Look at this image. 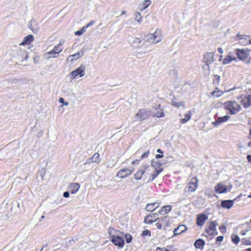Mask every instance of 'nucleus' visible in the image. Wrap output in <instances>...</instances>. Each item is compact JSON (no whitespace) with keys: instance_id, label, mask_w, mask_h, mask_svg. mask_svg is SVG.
<instances>
[{"instance_id":"nucleus-9","label":"nucleus","mask_w":251,"mask_h":251,"mask_svg":"<svg viewBox=\"0 0 251 251\" xmlns=\"http://www.w3.org/2000/svg\"><path fill=\"white\" fill-rule=\"evenodd\" d=\"M250 50L244 49H237L235 50V52L237 58L240 60H245L248 58L249 55Z\"/></svg>"},{"instance_id":"nucleus-7","label":"nucleus","mask_w":251,"mask_h":251,"mask_svg":"<svg viewBox=\"0 0 251 251\" xmlns=\"http://www.w3.org/2000/svg\"><path fill=\"white\" fill-rule=\"evenodd\" d=\"M169 219V217L168 216H164L159 218L157 217V222L155 224L157 228L160 229L162 227L165 228L169 226L170 224Z\"/></svg>"},{"instance_id":"nucleus-21","label":"nucleus","mask_w":251,"mask_h":251,"mask_svg":"<svg viewBox=\"0 0 251 251\" xmlns=\"http://www.w3.org/2000/svg\"><path fill=\"white\" fill-rule=\"evenodd\" d=\"M187 230V227L183 225H179L174 230V235L176 236L185 232Z\"/></svg>"},{"instance_id":"nucleus-34","label":"nucleus","mask_w":251,"mask_h":251,"mask_svg":"<svg viewBox=\"0 0 251 251\" xmlns=\"http://www.w3.org/2000/svg\"><path fill=\"white\" fill-rule=\"evenodd\" d=\"M162 170H157L156 169L155 171L153 172V173L151 174V177L149 178V181H152L154 178H155L160 173Z\"/></svg>"},{"instance_id":"nucleus-29","label":"nucleus","mask_w":251,"mask_h":251,"mask_svg":"<svg viewBox=\"0 0 251 251\" xmlns=\"http://www.w3.org/2000/svg\"><path fill=\"white\" fill-rule=\"evenodd\" d=\"M191 112L189 111L186 114H185L184 118L180 120V123L182 124H183L187 122L189 120H190L191 118Z\"/></svg>"},{"instance_id":"nucleus-59","label":"nucleus","mask_w":251,"mask_h":251,"mask_svg":"<svg viewBox=\"0 0 251 251\" xmlns=\"http://www.w3.org/2000/svg\"><path fill=\"white\" fill-rule=\"evenodd\" d=\"M141 150L140 149L138 150L135 153L134 155H137L141 153Z\"/></svg>"},{"instance_id":"nucleus-58","label":"nucleus","mask_w":251,"mask_h":251,"mask_svg":"<svg viewBox=\"0 0 251 251\" xmlns=\"http://www.w3.org/2000/svg\"><path fill=\"white\" fill-rule=\"evenodd\" d=\"M248 138L250 140V142H249L248 144V146L251 147V136H248Z\"/></svg>"},{"instance_id":"nucleus-16","label":"nucleus","mask_w":251,"mask_h":251,"mask_svg":"<svg viewBox=\"0 0 251 251\" xmlns=\"http://www.w3.org/2000/svg\"><path fill=\"white\" fill-rule=\"evenodd\" d=\"M29 28L33 31L34 33H37L40 28V27L36 21L33 19L29 21L28 23Z\"/></svg>"},{"instance_id":"nucleus-17","label":"nucleus","mask_w":251,"mask_h":251,"mask_svg":"<svg viewBox=\"0 0 251 251\" xmlns=\"http://www.w3.org/2000/svg\"><path fill=\"white\" fill-rule=\"evenodd\" d=\"M214 56V52H207L204 55L203 61L207 65H209L213 62Z\"/></svg>"},{"instance_id":"nucleus-4","label":"nucleus","mask_w":251,"mask_h":251,"mask_svg":"<svg viewBox=\"0 0 251 251\" xmlns=\"http://www.w3.org/2000/svg\"><path fill=\"white\" fill-rule=\"evenodd\" d=\"M199 180L197 176L192 177L188 182L184 188V192L187 194H190L196 191L198 187Z\"/></svg>"},{"instance_id":"nucleus-27","label":"nucleus","mask_w":251,"mask_h":251,"mask_svg":"<svg viewBox=\"0 0 251 251\" xmlns=\"http://www.w3.org/2000/svg\"><path fill=\"white\" fill-rule=\"evenodd\" d=\"M68 190L71 194H75L78 190V183H71L68 186Z\"/></svg>"},{"instance_id":"nucleus-46","label":"nucleus","mask_w":251,"mask_h":251,"mask_svg":"<svg viewBox=\"0 0 251 251\" xmlns=\"http://www.w3.org/2000/svg\"><path fill=\"white\" fill-rule=\"evenodd\" d=\"M157 152L158 153H161L162 154H156L155 156V157L156 158H157V159L161 158L163 157V152L161 149H157Z\"/></svg>"},{"instance_id":"nucleus-53","label":"nucleus","mask_w":251,"mask_h":251,"mask_svg":"<svg viewBox=\"0 0 251 251\" xmlns=\"http://www.w3.org/2000/svg\"><path fill=\"white\" fill-rule=\"evenodd\" d=\"M13 207H17L18 208H19L20 207V204H19V203L17 202L16 201L14 202H12L11 209H13Z\"/></svg>"},{"instance_id":"nucleus-42","label":"nucleus","mask_w":251,"mask_h":251,"mask_svg":"<svg viewBox=\"0 0 251 251\" xmlns=\"http://www.w3.org/2000/svg\"><path fill=\"white\" fill-rule=\"evenodd\" d=\"M70 75L73 78H74L77 76L78 75V68H76L75 71L72 72Z\"/></svg>"},{"instance_id":"nucleus-13","label":"nucleus","mask_w":251,"mask_h":251,"mask_svg":"<svg viewBox=\"0 0 251 251\" xmlns=\"http://www.w3.org/2000/svg\"><path fill=\"white\" fill-rule=\"evenodd\" d=\"M135 117L136 118V120L143 121L149 117V114L148 113V111L146 109H140L138 111V112L136 114Z\"/></svg>"},{"instance_id":"nucleus-3","label":"nucleus","mask_w":251,"mask_h":251,"mask_svg":"<svg viewBox=\"0 0 251 251\" xmlns=\"http://www.w3.org/2000/svg\"><path fill=\"white\" fill-rule=\"evenodd\" d=\"M108 233L110 237V241L115 246H118L119 248H123L125 245V241L123 238L120 236H116L114 234L116 232H118L113 227H110L108 229Z\"/></svg>"},{"instance_id":"nucleus-2","label":"nucleus","mask_w":251,"mask_h":251,"mask_svg":"<svg viewBox=\"0 0 251 251\" xmlns=\"http://www.w3.org/2000/svg\"><path fill=\"white\" fill-rule=\"evenodd\" d=\"M223 106L224 109L230 115H236L242 110L240 103L235 100L225 101Z\"/></svg>"},{"instance_id":"nucleus-22","label":"nucleus","mask_w":251,"mask_h":251,"mask_svg":"<svg viewBox=\"0 0 251 251\" xmlns=\"http://www.w3.org/2000/svg\"><path fill=\"white\" fill-rule=\"evenodd\" d=\"M100 162V154L98 152H96L93 155L87 160V163L90 164L92 163H99Z\"/></svg>"},{"instance_id":"nucleus-43","label":"nucleus","mask_w":251,"mask_h":251,"mask_svg":"<svg viewBox=\"0 0 251 251\" xmlns=\"http://www.w3.org/2000/svg\"><path fill=\"white\" fill-rule=\"evenodd\" d=\"M125 238H126V242L127 243H130L132 240V237L129 234H125Z\"/></svg>"},{"instance_id":"nucleus-55","label":"nucleus","mask_w":251,"mask_h":251,"mask_svg":"<svg viewBox=\"0 0 251 251\" xmlns=\"http://www.w3.org/2000/svg\"><path fill=\"white\" fill-rule=\"evenodd\" d=\"M224 237L223 236H219L216 238V241L221 242L223 240Z\"/></svg>"},{"instance_id":"nucleus-49","label":"nucleus","mask_w":251,"mask_h":251,"mask_svg":"<svg viewBox=\"0 0 251 251\" xmlns=\"http://www.w3.org/2000/svg\"><path fill=\"white\" fill-rule=\"evenodd\" d=\"M142 235L143 236H146V235H149V236H151V232L150 230H144L143 232H142Z\"/></svg>"},{"instance_id":"nucleus-10","label":"nucleus","mask_w":251,"mask_h":251,"mask_svg":"<svg viewBox=\"0 0 251 251\" xmlns=\"http://www.w3.org/2000/svg\"><path fill=\"white\" fill-rule=\"evenodd\" d=\"M134 171V169L125 168L121 169L117 174V176L121 178H124L131 175Z\"/></svg>"},{"instance_id":"nucleus-26","label":"nucleus","mask_w":251,"mask_h":251,"mask_svg":"<svg viewBox=\"0 0 251 251\" xmlns=\"http://www.w3.org/2000/svg\"><path fill=\"white\" fill-rule=\"evenodd\" d=\"M230 117L228 115H226L223 117H218L216 121L214 123V124L216 126H218L222 123L226 122Z\"/></svg>"},{"instance_id":"nucleus-28","label":"nucleus","mask_w":251,"mask_h":251,"mask_svg":"<svg viewBox=\"0 0 251 251\" xmlns=\"http://www.w3.org/2000/svg\"><path fill=\"white\" fill-rule=\"evenodd\" d=\"M58 55L51 50V51L45 53L44 55V58L48 60L51 58L56 57Z\"/></svg>"},{"instance_id":"nucleus-37","label":"nucleus","mask_w":251,"mask_h":251,"mask_svg":"<svg viewBox=\"0 0 251 251\" xmlns=\"http://www.w3.org/2000/svg\"><path fill=\"white\" fill-rule=\"evenodd\" d=\"M141 42L142 40L140 38H136L132 41L131 45L133 47H138V45L141 43Z\"/></svg>"},{"instance_id":"nucleus-47","label":"nucleus","mask_w":251,"mask_h":251,"mask_svg":"<svg viewBox=\"0 0 251 251\" xmlns=\"http://www.w3.org/2000/svg\"><path fill=\"white\" fill-rule=\"evenodd\" d=\"M172 104L173 105H174V106H176L177 107H179L180 106L183 105V103L182 102H176V101H172Z\"/></svg>"},{"instance_id":"nucleus-12","label":"nucleus","mask_w":251,"mask_h":251,"mask_svg":"<svg viewBox=\"0 0 251 251\" xmlns=\"http://www.w3.org/2000/svg\"><path fill=\"white\" fill-rule=\"evenodd\" d=\"M149 167L146 165L142 166L134 174V178L136 180H140L148 170Z\"/></svg>"},{"instance_id":"nucleus-30","label":"nucleus","mask_w":251,"mask_h":251,"mask_svg":"<svg viewBox=\"0 0 251 251\" xmlns=\"http://www.w3.org/2000/svg\"><path fill=\"white\" fill-rule=\"evenodd\" d=\"M151 3L150 0H145L143 3L140 5V10H143L149 7Z\"/></svg>"},{"instance_id":"nucleus-48","label":"nucleus","mask_w":251,"mask_h":251,"mask_svg":"<svg viewBox=\"0 0 251 251\" xmlns=\"http://www.w3.org/2000/svg\"><path fill=\"white\" fill-rule=\"evenodd\" d=\"M164 116L165 114L162 111H161V112H158L155 114V116L158 118L163 117H164Z\"/></svg>"},{"instance_id":"nucleus-64","label":"nucleus","mask_w":251,"mask_h":251,"mask_svg":"<svg viewBox=\"0 0 251 251\" xmlns=\"http://www.w3.org/2000/svg\"><path fill=\"white\" fill-rule=\"evenodd\" d=\"M248 197L249 198H251V194Z\"/></svg>"},{"instance_id":"nucleus-5","label":"nucleus","mask_w":251,"mask_h":251,"mask_svg":"<svg viewBox=\"0 0 251 251\" xmlns=\"http://www.w3.org/2000/svg\"><path fill=\"white\" fill-rule=\"evenodd\" d=\"M162 39V35L161 31L159 29H156L153 33L147 35L146 41L153 44H155L160 42Z\"/></svg>"},{"instance_id":"nucleus-1","label":"nucleus","mask_w":251,"mask_h":251,"mask_svg":"<svg viewBox=\"0 0 251 251\" xmlns=\"http://www.w3.org/2000/svg\"><path fill=\"white\" fill-rule=\"evenodd\" d=\"M11 59L17 63L23 62L25 60H26L28 57L27 52L24 49H22L20 46H15L11 48Z\"/></svg>"},{"instance_id":"nucleus-62","label":"nucleus","mask_w":251,"mask_h":251,"mask_svg":"<svg viewBox=\"0 0 251 251\" xmlns=\"http://www.w3.org/2000/svg\"><path fill=\"white\" fill-rule=\"evenodd\" d=\"M75 35H78V30H77V31H75Z\"/></svg>"},{"instance_id":"nucleus-20","label":"nucleus","mask_w":251,"mask_h":251,"mask_svg":"<svg viewBox=\"0 0 251 251\" xmlns=\"http://www.w3.org/2000/svg\"><path fill=\"white\" fill-rule=\"evenodd\" d=\"M172 206L171 205H166L162 206L161 209L158 211L159 214L161 215L166 216L172 210Z\"/></svg>"},{"instance_id":"nucleus-38","label":"nucleus","mask_w":251,"mask_h":251,"mask_svg":"<svg viewBox=\"0 0 251 251\" xmlns=\"http://www.w3.org/2000/svg\"><path fill=\"white\" fill-rule=\"evenodd\" d=\"M241 244L243 245H251V240L247 238H243L241 239Z\"/></svg>"},{"instance_id":"nucleus-31","label":"nucleus","mask_w":251,"mask_h":251,"mask_svg":"<svg viewBox=\"0 0 251 251\" xmlns=\"http://www.w3.org/2000/svg\"><path fill=\"white\" fill-rule=\"evenodd\" d=\"M224 94L223 92L219 90L218 88H216L215 90L211 93L212 96L219 97Z\"/></svg>"},{"instance_id":"nucleus-54","label":"nucleus","mask_w":251,"mask_h":251,"mask_svg":"<svg viewBox=\"0 0 251 251\" xmlns=\"http://www.w3.org/2000/svg\"><path fill=\"white\" fill-rule=\"evenodd\" d=\"M140 161H141V160H140V158L139 159H135L131 162V164L132 165L138 164Z\"/></svg>"},{"instance_id":"nucleus-39","label":"nucleus","mask_w":251,"mask_h":251,"mask_svg":"<svg viewBox=\"0 0 251 251\" xmlns=\"http://www.w3.org/2000/svg\"><path fill=\"white\" fill-rule=\"evenodd\" d=\"M62 44L61 43H60L58 46H55L53 49H52V50L55 52V53L57 54V55L59 54L60 52H61L62 50V49H60L59 48V46L61 45Z\"/></svg>"},{"instance_id":"nucleus-32","label":"nucleus","mask_w":251,"mask_h":251,"mask_svg":"<svg viewBox=\"0 0 251 251\" xmlns=\"http://www.w3.org/2000/svg\"><path fill=\"white\" fill-rule=\"evenodd\" d=\"M78 52H77L73 55H70L67 59V61L68 62H71L72 63H74L75 61L76 60L77 58H78Z\"/></svg>"},{"instance_id":"nucleus-57","label":"nucleus","mask_w":251,"mask_h":251,"mask_svg":"<svg viewBox=\"0 0 251 251\" xmlns=\"http://www.w3.org/2000/svg\"><path fill=\"white\" fill-rule=\"evenodd\" d=\"M247 159L248 160V161L251 163V154L248 155L247 156Z\"/></svg>"},{"instance_id":"nucleus-41","label":"nucleus","mask_w":251,"mask_h":251,"mask_svg":"<svg viewBox=\"0 0 251 251\" xmlns=\"http://www.w3.org/2000/svg\"><path fill=\"white\" fill-rule=\"evenodd\" d=\"M220 80V76L218 75H215L213 80V84L218 85Z\"/></svg>"},{"instance_id":"nucleus-33","label":"nucleus","mask_w":251,"mask_h":251,"mask_svg":"<svg viewBox=\"0 0 251 251\" xmlns=\"http://www.w3.org/2000/svg\"><path fill=\"white\" fill-rule=\"evenodd\" d=\"M236 58L235 57H232L230 55H227L223 60V63L224 64H227L230 63L232 61H235Z\"/></svg>"},{"instance_id":"nucleus-56","label":"nucleus","mask_w":251,"mask_h":251,"mask_svg":"<svg viewBox=\"0 0 251 251\" xmlns=\"http://www.w3.org/2000/svg\"><path fill=\"white\" fill-rule=\"evenodd\" d=\"M69 195H70V193H69V191H65L63 193V196L65 198H68L69 197Z\"/></svg>"},{"instance_id":"nucleus-11","label":"nucleus","mask_w":251,"mask_h":251,"mask_svg":"<svg viewBox=\"0 0 251 251\" xmlns=\"http://www.w3.org/2000/svg\"><path fill=\"white\" fill-rule=\"evenodd\" d=\"M237 37L239 38V42L241 45L245 46L251 45V37L249 35H243L238 34Z\"/></svg>"},{"instance_id":"nucleus-14","label":"nucleus","mask_w":251,"mask_h":251,"mask_svg":"<svg viewBox=\"0 0 251 251\" xmlns=\"http://www.w3.org/2000/svg\"><path fill=\"white\" fill-rule=\"evenodd\" d=\"M214 190L218 194L225 193L227 192V187L222 183H218L215 186Z\"/></svg>"},{"instance_id":"nucleus-61","label":"nucleus","mask_w":251,"mask_h":251,"mask_svg":"<svg viewBox=\"0 0 251 251\" xmlns=\"http://www.w3.org/2000/svg\"><path fill=\"white\" fill-rule=\"evenodd\" d=\"M245 251H251V248H248V249H246Z\"/></svg>"},{"instance_id":"nucleus-40","label":"nucleus","mask_w":251,"mask_h":251,"mask_svg":"<svg viewBox=\"0 0 251 251\" xmlns=\"http://www.w3.org/2000/svg\"><path fill=\"white\" fill-rule=\"evenodd\" d=\"M150 151L149 150H147L145 152L142 153L141 157L140 158V160H142L143 159L146 158L148 157L149 154H150Z\"/></svg>"},{"instance_id":"nucleus-8","label":"nucleus","mask_w":251,"mask_h":251,"mask_svg":"<svg viewBox=\"0 0 251 251\" xmlns=\"http://www.w3.org/2000/svg\"><path fill=\"white\" fill-rule=\"evenodd\" d=\"M237 99L240 100V104L244 108H247L251 106V95H241L238 97Z\"/></svg>"},{"instance_id":"nucleus-36","label":"nucleus","mask_w":251,"mask_h":251,"mask_svg":"<svg viewBox=\"0 0 251 251\" xmlns=\"http://www.w3.org/2000/svg\"><path fill=\"white\" fill-rule=\"evenodd\" d=\"M94 21H91L86 26L82 27L81 29L79 30V35L83 34L85 31V29L88 26L93 25L94 24Z\"/></svg>"},{"instance_id":"nucleus-63","label":"nucleus","mask_w":251,"mask_h":251,"mask_svg":"<svg viewBox=\"0 0 251 251\" xmlns=\"http://www.w3.org/2000/svg\"><path fill=\"white\" fill-rule=\"evenodd\" d=\"M248 136L251 137V128H250V132H249Z\"/></svg>"},{"instance_id":"nucleus-24","label":"nucleus","mask_w":251,"mask_h":251,"mask_svg":"<svg viewBox=\"0 0 251 251\" xmlns=\"http://www.w3.org/2000/svg\"><path fill=\"white\" fill-rule=\"evenodd\" d=\"M234 204V200H224L222 201L221 205L223 208H230Z\"/></svg>"},{"instance_id":"nucleus-52","label":"nucleus","mask_w":251,"mask_h":251,"mask_svg":"<svg viewBox=\"0 0 251 251\" xmlns=\"http://www.w3.org/2000/svg\"><path fill=\"white\" fill-rule=\"evenodd\" d=\"M156 251H170L169 250L167 249L166 248H160L157 247L156 248Z\"/></svg>"},{"instance_id":"nucleus-18","label":"nucleus","mask_w":251,"mask_h":251,"mask_svg":"<svg viewBox=\"0 0 251 251\" xmlns=\"http://www.w3.org/2000/svg\"><path fill=\"white\" fill-rule=\"evenodd\" d=\"M160 204L161 202L160 201H155L153 203H150L146 205L145 209L148 211L152 212L159 207L160 206Z\"/></svg>"},{"instance_id":"nucleus-51","label":"nucleus","mask_w":251,"mask_h":251,"mask_svg":"<svg viewBox=\"0 0 251 251\" xmlns=\"http://www.w3.org/2000/svg\"><path fill=\"white\" fill-rule=\"evenodd\" d=\"M59 102L61 103H63V105L65 106H67L69 104L68 102L64 101V99L63 98H60L59 99Z\"/></svg>"},{"instance_id":"nucleus-45","label":"nucleus","mask_w":251,"mask_h":251,"mask_svg":"<svg viewBox=\"0 0 251 251\" xmlns=\"http://www.w3.org/2000/svg\"><path fill=\"white\" fill-rule=\"evenodd\" d=\"M142 18L139 12H137L135 15V20L139 23H141Z\"/></svg>"},{"instance_id":"nucleus-19","label":"nucleus","mask_w":251,"mask_h":251,"mask_svg":"<svg viewBox=\"0 0 251 251\" xmlns=\"http://www.w3.org/2000/svg\"><path fill=\"white\" fill-rule=\"evenodd\" d=\"M157 219L156 214H150L145 217L144 222L148 224H151Z\"/></svg>"},{"instance_id":"nucleus-35","label":"nucleus","mask_w":251,"mask_h":251,"mask_svg":"<svg viewBox=\"0 0 251 251\" xmlns=\"http://www.w3.org/2000/svg\"><path fill=\"white\" fill-rule=\"evenodd\" d=\"M231 241L235 245H237L239 241H240V238L239 236L236 234H232L231 236Z\"/></svg>"},{"instance_id":"nucleus-50","label":"nucleus","mask_w":251,"mask_h":251,"mask_svg":"<svg viewBox=\"0 0 251 251\" xmlns=\"http://www.w3.org/2000/svg\"><path fill=\"white\" fill-rule=\"evenodd\" d=\"M84 75V68L82 66L79 67V77H82Z\"/></svg>"},{"instance_id":"nucleus-44","label":"nucleus","mask_w":251,"mask_h":251,"mask_svg":"<svg viewBox=\"0 0 251 251\" xmlns=\"http://www.w3.org/2000/svg\"><path fill=\"white\" fill-rule=\"evenodd\" d=\"M219 229L220 230V231L223 234L226 233V226L224 225H222V226H220L219 227Z\"/></svg>"},{"instance_id":"nucleus-6","label":"nucleus","mask_w":251,"mask_h":251,"mask_svg":"<svg viewBox=\"0 0 251 251\" xmlns=\"http://www.w3.org/2000/svg\"><path fill=\"white\" fill-rule=\"evenodd\" d=\"M208 226L205 229V232L209 236L214 237L218 234L216 226V221H211L208 223Z\"/></svg>"},{"instance_id":"nucleus-23","label":"nucleus","mask_w":251,"mask_h":251,"mask_svg":"<svg viewBox=\"0 0 251 251\" xmlns=\"http://www.w3.org/2000/svg\"><path fill=\"white\" fill-rule=\"evenodd\" d=\"M34 37L32 35L30 34L27 36H26L23 39V41L19 44V46H23L25 45H27L30 44L31 42H33L34 40Z\"/></svg>"},{"instance_id":"nucleus-15","label":"nucleus","mask_w":251,"mask_h":251,"mask_svg":"<svg viewBox=\"0 0 251 251\" xmlns=\"http://www.w3.org/2000/svg\"><path fill=\"white\" fill-rule=\"evenodd\" d=\"M208 219V217L204 214H201L198 215L197 218V225L198 226H202L204 225L205 221Z\"/></svg>"},{"instance_id":"nucleus-60","label":"nucleus","mask_w":251,"mask_h":251,"mask_svg":"<svg viewBox=\"0 0 251 251\" xmlns=\"http://www.w3.org/2000/svg\"><path fill=\"white\" fill-rule=\"evenodd\" d=\"M218 51L221 54H222L223 53V49L221 48H219L218 49Z\"/></svg>"},{"instance_id":"nucleus-25","label":"nucleus","mask_w":251,"mask_h":251,"mask_svg":"<svg viewBox=\"0 0 251 251\" xmlns=\"http://www.w3.org/2000/svg\"><path fill=\"white\" fill-rule=\"evenodd\" d=\"M205 245V241L202 239H197L194 243V246L196 249L202 250Z\"/></svg>"}]
</instances>
